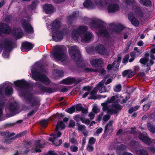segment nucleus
Returning a JSON list of instances; mask_svg holds the SVG:
<instances>
[{
	"instance_id": "obj_1",
	"label": "nucleus",
	"mask_w": 155,
	"mask_h": 155,
	"mask_svg": "<svg viewBox=\"0 0 155 155\" xmlns=\"http://www.w3.org/2000/svg\"><path fill=\"white\" fill-rule=\"evenodd\" d=\"M125 101L123 97L116 95L112 96L110 99L108 98L106 101L102 103L101 105L104 111H106L108 114H112L117 113L121 108V106L118 104V102H121L123 103Z\"/></svg>"
},
{
	"instance_id": "obj_2",
	"label": "nucleus",
	"mask_w": 155,
	"mask_h": 155,
	"mask_svg": "<svg viewBox=\"0 0 155 155\" xmlns=\"http://www.w3.org/2000/svg\"><path fill=\"white\" fill-rule=\"evenodd\" d=\"M14 84L18 88V91L20 96H24L25 98L26 102L29 108L34 106L35 102L33 99L31 97L29 93L27 92L28 87L27 82L24 80L15 81Z\"/></svg>"
},
{
	"instance_id": "obj_3",
	"label": "nucleus",
	"mask_w": 155,
	"mask_h": 155,
	"mask_svg": "<svg viewBox=\"0 0 155 155\" xmlns=\"http://www.w3.org/2000/svg\"><path fill=\"white\" fill-rule=\"evenodd\" d=\"M87 30L84 26L79 27L77 30H74L72 34V38L74 40H81V42H84L90 40L93 37V35L90 32H87L84 35L83 33Z\"/></svg>"
},
{
	"instance_id": "obj_4",
	"label": "nucleus",
	"mask_w": 155,
	"mask_h": 155,
	"mask_svg": "<svg viewBox=\"0 0 155 155\" xmlns=\"http://www.w3.org/2000/svg\"><path fill=\"white\" fill-rule=\"evenodd\" d=\"M61 25L60 21L56 20L48 27V29L52 32L53 39L56 41H60L63 38L64 34L59 31Z\"/></svg>"
},
{
	"instance_id": "obj_5",
	"label": "nucleus",
	"mask_w": 155,
	"mask_h": 155,
	"mask_svg": "<svg viewBox=\"0 0 155 155\" xmlns=\"http://www.w3.org/2000/svg\"><path fill=\"white\" fill-rule=\"evenodd\" d=\"M65 127V124L62 121L58 122L56 126L57 131L56 134H52L50 135V136L52 137L50 138L49 140L51 141L55 146H59L62 143V141L61 140H59L58 141L57 140V138L60 137L62 135V134L60 132L58 131V130L63 129Z\"/></svg>"
},
{
	"instance_id": "obj_6",
	"label": "nucleus",
	"mask_w": 155,
	"mask_h": 155,
	"mask_svg": "<svg viewBox=\"0 0 155 155\" xmlns=\"http://www.w3.org/2000/svg\"><path fill=\"white\" fill-rule=\"evenodd\" d=\"M31 77L36 80H39L45 84H49L50 81L49 79L45 76L41 75V73L37 69L35 66H33L31 69Z\"/></svg>"
},
{
	"instance_id": "obj_7",
	"label": "nucleus",
	"mask_w": 155,
	"mask_h": 155,
	"mask_svg": "<svg viewBox=\"0 0 155 155\" xmlns=\"http://www.w3.org/2000/svg\"><path fill=\"white\" fill-rule=\"evenodd\" d=\"M56 51L54 54L53 56L55 60L57 61H63L67 59V56L63 52L62 47L61 46L55 47Z\"/></svg>"
},
{
	"instance_id": "obj_8",
	"label": "nucleus",
	"mask_w": 155,
	"mask_h": 155,
	"mask_svg": "<svg viewBox=\"0 0 155 155\" xmlns=\"http://www.w3.org/2000/svg\"><path fill=\"white\" fill-rule=\"evenodd\" d=\"M155 60V56L153 54H151L150 57H146L141 58L140 60L141 63L144 64L145 67H146L147 71H148L150 69V66L153 63V60Z\"/></svg>"
},
{
	"instance_id": "obj_9",
	"label": "nucleus",
	"mask_w": 155,
	"mask_h": 155,
	"mask_svg": "<svg viewBox=\"0 0 155 155\" xmlns=\"http://www.w3.org/2000/svg\"><path fill=\"white\" fill-rule=\"evenodd\" d=\"M69 51L72 58L77 61L80 60L81 55L78 48L76 46H70Z\"/></svg>"
},
{
	"instance_id": "obj_10",
	"label": "nucleus",
	"mask_w": 155,
	"mask_h": 155,
	"mask_svg": "<svg viewBox=\"0 0 155 155\" xmlns=\"http://www.w3.org/2000/svg\"><path fill=\"white\" fill-rule=\"evenodd\" d=\"M121 58L120 57H118L113 62L112 65L108 64L107 67L108 70H110L112 69L114 70H116L119 67V64L120 62Z\"/></svg>"
},
{
	"instance_id": "obj_11",
	"label": "nucleus",
	"mask_w": 155,
	"mask_h": 155,
	"mask_svg": "<svg viewBox=\"0 0 155 155\" xmlns=\"http://www.w3.org/2000/svg\"><path fill=\"white\" fill-rule=\"evenodd\" d=\"M105 81V80H103L100 82L94 89V91L95 92L99 91V92L101 93L107 92L106 87L104 85Z\"/></svg>"
},
{
	"instance_id": "obj_12",
	"label": "nucleus",
	"mask_w": 155,
	"mask_h": 155,
	"mask_svg": "<svg viewBox=\"0 0 155 155\" xmlns=\"http://www.w3.org/2000/svg\"><path fill=\"white\" fill-rule=\"evenodd\" d=\"M21 24L22 27L26 32L29 33H32L33 32L32 28L27 21H22Z\"/></svg>"
},
{
	"instance_id": "obj_13",
	"label": "nucleus",
	"mask_w": 155,
	"mask_h": 155,
	"mask_svg": "<svg viewBox=\"0 0 155 155\" xmlns=\"http://www.w3.org/2000/svg\"><path fill=\"white\" fill-rule=\"evenodd\" d=\"M137 14V12H135L134 14L130 13L128 16L129 19L130 21L132 24L136 26L138 25L139 22L138 20L134 17L135 16H136Z\"/></svg>"
},
{
	"instance_id": "obj_14",
	"label": "nucleus",
	"mask_w": 155,
	"mask_h": 155,
	"mask_svg": "<svg viewBox=\"0 0 155 155\" xmlns=\"http://www.w3.org/2000/svg\"><path fill=\"white\" fill-rule=\"evenodd\" d=\"M12 43L9 41H6L4 42L3 43L0 42V52H1L3 48L9 50L12 48Z\"/></svg>"
},
{
	"instance_id": "obj_15",
	"label": "nucleus",
	"mask_w": 155,
	"mask_h": 155,
	"mask_svg": "<svg viewBox=\"0 0 155 155\" xmlns=\"http://www.w3.org/2000/svg\"><path fill=\"white\" fill-rule=\"evenodd\" d=\"M33 47V45L27 42H23L21 47V49L23 52H26L31 49Z\"/></svg>"
},
{
	"instance_id": "obj_16",
	"label": "nucleus",
	"mask_w": 155,
	"mask_h": 155,
	"mask_svg": "<svg viewBox=\"0 0 155 155\" xmlns=\"http://www.w3.org/2000/svg\"><path fill=\"white\" fill-rule=\"evenodd\" d=\"M113 121H110L106 125L105 128V133L107 135L110 134L113 131V128L112 127Z\"/></svg>"
},
{
	"instance_id": "obj_17",
	"label": "nucleus",
	"mask_w": 155,
	"mask_h": 155,
	"mask_svg": "<svg viewBox=\"0 0 155 155\" xmlns=\"http://www.w3.org/2000/svg\"><path fill=\"white\" fill-rule=\"evenodd\" d=\"M0 31L3 33L8 34L10 31V28L5 24H0Z\"/></svg>"
},
{
	"instance_id": "obj_18",
	"label": "nucleus",
	"mask_w": 155,
	"mask_h": 155,
	"mask_svg": "<svg viewBox=\"0 0 155 155\" xmlns=\"http://www.w3.org/2000/svg\"><path fill=\"white\" fill-rule=\"evenodd\" d=\"M44 12L47 14L52 13L53 12V6L51 4H46L43 6Z\"/></svg>"
},
{
	"instance_id": "obj_19",
	"label": "nucleus",
	"mask_w": 155,
	"mask_h": 155,
	"mask_svg": "<svg viewBox=\"0 0 155 155\" xmlns=\"http://www.w3.org/2000/svg\"><path fill=\"white\" fill-rule=\"evenodd\" d=\"M83 5L88 9H93L95 8V5L91 0H86L83 3Z\"/></svg>"
},
{
	"instance_id": "obj_20",
	"label": "nucleus",
	"mask_w": 155,
	"mask_h": 155,
	"mask_svg": "<svg viewBox=\"0 0 155 155\" xmlns=\"http://www.w3.org/2000/svg\"><path fill=\"white\" fill-rule=\"evenodd\" d=\"M96 51L101 54H104L106 52V49L105 47L102 45H99L95 48Z\"/></svg>"
},
{
	"instance_id": "obj_21",
	"label": "nucleus",
	"mask_w": 155,
	"mask_h": 155,
	"mask_svg": "<svg viewBox=\"0 0 155 155\" xmlns=\"http://www.w3.org/2000/svg\"><path fill=\"white\" fill-rule=\"evenodd\" d=\"M91 63L92 66L96 67L101 65L103 63V61L101 58L93 59L90 61Z\"/></svg>"
},
{
	"instance_id": "obj_22",
	"label": "nucleus",
	"mask_w": 155,
	"mask_h": 155,
	"mask_svg": "<svg viewBox=\"0 0 155 155\" xmlns=\"http://www.w3.org/2000/svg\"><path fill=\"white\" fill-rule=\"evenodd\" d=\"M12 33L15 38H21L23 35V33L21 30L18 28H15L13 30Z\"/></svg>"
},
{
	"instance_id": "obj_23",
	"label": "nucleus",
	"mask_w": 155,
	"mask_h": 155,
	"mask_svg": "<svg viewBox=\"0 0 155 155\" xmlns=\"http://www.w3.org/2000/svg\"><path fill=\"white\" fill-rule=\"evenodd\" d=\"M139 137L140 140L146 144H150L151 143V141L149 138L142 134L139 135Z\"/></svg>"
},
{
	"instance_id": "obj_24",
	"label": "nucleus",
	"mask_w": 155,
	"mask_h": 155,
	"mask_svg": "<svg viewBox=\"0 0 155 155\" xmlns=\"http://www.w3.org/2000/svg\"><path fill=\"white\" fill-rule=\"evenodd\" d=\"M98 30L99 31L97 32L98 35H101L104 37H107L108 35V33L107 31L105 30L104 28L101 29L100 28H97L96 29L97 31Z\"/></svg>"
},
{
	"instance_id": "obj_25",
	"label": "nucleus",
	"mask_w": 155,
	"mask_h": 155,
	"mask_svg": "<svg viewBox=\"0 0 155 155\" xmlns=\"http://www.w3.org/2000/svg\"><path fill=\"white\" fill-rule=\"evenodd\" d=\"M75 79L73 78H68L64 80L62 83L65 84H69L75 81Z\"/></svg>"
},
{
	"instance_id": "obj_26",
	"label": "nucleus",
	"mask_w": 155,
	"mask_h": 155,
	"mask_svg": "<svg viewBox=\"0 0 155 155\" xmlns=\"http://www.w3.org/2000/svg\"><path fill=\"white\" fill-rule=\"evenodd\" d=\"M76 110L78 111H81L84 113H86L87 112V110L84 109L81 104H78L76 107Z\"/></svg>"
},
{
	"instance_id": "obj_27",
	"label": "nucleus",
	"mask_w": 155,
	"mask_h": 155,
	"mask_svg": "<svg viewBox=\"0 0 155 155\" xmlns=\"http://www.w3.org/2000/svg\"><path fill=\"white\" fill-rule=\"evenodd\" d=\"M148 129L152 133H155V127L150 123H148L147 125Z\"/></svg>"
},
{
	"instance_id": "obj_28",
	"label": "nucleus",
	"mask_w": 155,
	"mask_h": 155,
	"mask_svg": "<svg viewBox=\"0 0 155 155\" xmlns=\"http://www.w3.org/2000/svg\"><path fill=\"white\" fill-rule=\"evenodd\" d=\"M136 154V155H148L147 152L144 150H137Z\"/></svg>"
},
{
	"instance_id": "obj_29",
	"label": "nucleus",
	"mask_w": 155,
	"mask_h": 155,
	"mask_svg": "<svg viewBox=\"0 0 155 155\" xmlns=\"http://www.w3.org/2000/svg\"><path fill=\"white\" fill-rule=\"evenodd\" d=\"M140 2L141 4L146 6H148L151 4V2L149 0H141Z\"/></svg>"
},
{
	"instance_id": "obj_30",
	"label": "nucleus",
	"mask_w": 155,
	"mask_h": 155,
	"mask_svg": "<svg viewBox=\"0 0 155 155\" xmlns=\"http://www.w3.org/2000/svg\"><path fill=\"white\" fill-rule=\"evenodd\" d=\"M129 148L131 150H133V149L137 148V143L133 141L131 142L130 144Z\"/></svg>"
},
{
	"instance_id": "obj_31",
	"label": "nucleus",
	"mask_w": 155,
	"mask_h": 155,
	"mask_svg": "<svg viewBox=\"0 0 155 155\" xmlns=\"http://www.w3.org/2000/svg\"><path fill=\"white\" fill-rule=\"evenodd\" d=\"M121 85L120 84H118L116 85L114 87V91L116 92H119L121 91Z\"/></svg>"
},
{
	"instance_id": "obj_32",
	"label": "nucleus",
	"mask_w": 155,
	"mask_h": 155,
	"mask_svg": "<svg viewBox=\"0 0 155 155\" xmlns=\"http://www.w3.org/2000/svg\"><path fill=\"white\" fill-rule=\"evenodd\" d=\"M129 55L131 58L129 60V61L130 62H132L134 59L135 56V53L134 52H132L130 53Z\"/></svg>"
},
{
	"instance_id": "obj_33",
	"label": "nucleus",
	"mask_w": 155,
	"mask_h": 155,
	"mask_svg": "<svg viewBox=\"0 0 155 155\" xmlns=\"http://www.w3.org/2000/svg\"><path fill=\"white\" fill-rule=\"evenodd\" d=\"M75 110V108L72 107L70 108L66 109L65 110V111L69 114H71L74 112Z\"/></svg>"
},
{
	"instance_id": "obj_34",
	"label": "nucleus",
	"mask_w": 155,
	"mask_h": 155,
	"mask_svg": "<svg viewBox=\"0 0 155 155\" xmlns=\"http://www.w3.org/2000/svg\"><path fill=\"white\" fill-rule=\"evenodd\" d=\"M126 148V147L124 145H122L120 146L119 148L117 149V152L118 153H119L120 152H121Z\"/></svg>"
},
{
	"instance_id": "obj_35",
	"label": "nucleus",
	"mask_w": 155,
	"mask_h": 155,
	"mask_svg": "<svg viewBox=\"0 0 155 155\" xmlns=\"http://www.w3.org/2000/svg\"><path fill=\"white\" fill-rule=\"evenodd\" d=\"M78 129L80 131L82 132L84 131L85 130V127L83 125H78Z\"/></svg>"
},
{
	"instance_id": "obj_36",
	"label": "nucleus",
	"mask_w": 155,
	"mask_h": 155,
	"mask_svg": "<svg viewBox=\"0 0 155 155\" xmlns=\"http://www.w3.org/2000/svg\"><path fill=\"white\" fill-rule=\"evenodd\" d=\"M12 91V87H8L5 90V93L7 94H10Z\"/></svg>"
},
{
	"instance_id": "obj_37",
	"label": "nucleus",
	"mask_w": 155,
	"mask_h": 155,
	"mask_svg": "<svg viewBox=\"0 0 155 155\" xmlns=\"http://www.w3.org/2000/svg\"><path fill=\"white\" fill-rule=\"evenodd\" d=\"M48 122L47 120H42L40 121V124L42 126L45 127L48 124Z\"/></svg>"
},
{
	"instance_id": "obj_38",
	"label": "nucleus",
	"mask_w": 155,
	"mask_h": 155,
	"mask_svg": "<svg viewBox=\"0 0 155 155\" xmlns=\"http://www.w3.org/2000/svg\"><path fill=\"white\" fill-rule=\"evenodd\" d=\"M103 129L102 128L100 127L98 128L94 134L95 135L98 136L99 134L101 133Z\"/></svg>"
},
{
	"instance_id": "obj_39",
	"label": "nucleus",
	"mask_w": 155,
	"mask_h": 155,
	"mask_svg": "<svg viewBox=\"0 0 155 155\" xmlns=\"http://www.w3.org/2000/svg\"><path fill=\"white\" fill-rule=\"evenodd\" d=\"M70 149L73 152H76L78 151V148L77 146H72L71 147Z\"/></svg>"
},
{
	"instance_id": "obj_40",
	"label": "nucleus",
	"mask_w": 155,
	"mask_h": 155,
	"mask_svg": "<svg viewBox=\"0 0 155 155\" xmlns=\"http://www.w3.org/2000/svg\"><path fill=\"white\" fill-rule=\"evenodd\" d=\"M95 141V139L93 137H91L89 139V144H93L94 143Z\"/></svg>"
},
{
	"instance_id": "obj_41",
	"label": "nucleus",
	"mask_w": 155,
	"mask_h": 155,
	"mask_svg": "<svg viewBox=\"0 0 155 155\" xmlns=\"http://www.w3.org/2000/svg\"><path fill=\"white\" fill-rule=\"evenodd\" d=\"M129 58L130 56L129 55H127L125 56L122 62L124 64L127 63V62L128 59Z\"/></svg>"
},
{
	"instance_id": "obj_42",
	"label": "nucleus",
	"mask_w": 155,
	"mask_h": 155,
	"mask_svg": "<svg viewBox=\"0 0 155 155\" xmlns=\"http://www.w3.org/2000/svg\"><path fill=\"white\" fill-rule=\"evenodd\" d=\"M81 121L82 123L86 124L87 125L89 124L90 121L89 120L84 118H81Z\"/></svg>"
},
{
	"instance_id": "obj_43",
	"label": "nucleus",
	"mask_w": 155,
	"mask_h": 155,
	"mask_svg": "<svg viewBox=\"0 0 155 155\" xmlns=\"http://www.w3.org/2000/svg\"><path fill=\"white\" fill-rule=\"evenodd\" d=\"M150 106V104L148 103L143 106V109L145 111L147 110L149 108Z\"/></svg>"
},
{
	"instance_id": "obj_44",
	"label": "nucleus",
	"mask_w": 155,
	"mask_h": 155,
	"mask_svg": "<svg viewBox=\"0 0 155 155\" xmlns=\"http://www.w3.org/2000/svg\"><path fill=\"white\" fill-rule=\"evenodd\" d=\"M75 125V123L74 121L72 120H71L70 121L69 124L68 126L69 127H72L74 126Z\"/></svg>"
},
{
	"instance_id": "obj_45",
	"label": "nucleus",
	"mask_w": 155,
	"mask_h": 155,
	"mask_svg": "<svg viewBox=\"0 0 155 155\" xmlns=\"http://www.w3.org/2000/svg\"><path fill=\"white\" fill-rule=\"evenodd\" d=\"M93 111L95 113H97L100 111V109L96 106H94L93 108Z\"/></svg>"
},
{
	"instance_id": "obj_46",
	"label": "nucleus",
	"mask_w": 155,
	"mask_h": 155,
	"mask_svg": "<svg viewBox=\"0 0 155 155\" xmlns=\"http://www.w3.org/2000/svg\"><path fill=\"white\" fill-rule=\"evenodd\" d=\"M87 150L89 152L92 151L94 149V148L93 146L91 145H90L89 144L87 147Z\"/></svg>"
},
{
	"instance_id": "obj_47",
	"label": "nucleus",
	"mask_w": 155,
	"mask_h": 155,
	"mask_svg": "<svg viewBox=\"0 0 155 155\" xmlns=\"http://www.w3.org/2000/svg\"><path fill=\"white\" fill-rule=\"evenodd\" d=\"M130 72V70H126L124 71L122 73V75L123 76H128V74Z\"/></svg>"
},
{
	"instance_id": "obj_48",
	"label": "nucleus",
	"mask_w": 155,
	"mask_h": 155,
	"mask_svg": "<svg viewBox=\"0 0 155 155\" xmlns=\"http://www.w3.org/2000/svg\"><path fill=\"white\" fill-rule=\"evenodd\" d=\"M81 118H83L80 117V115H78L74 117V119L76 121H78L80 120H81Z\"/></svg>"
},
{
	"instance_id": "obj_49",
	"label": "nucleus",
	"mask_w": 155,
	"mask_h": 155,
	"mask_svg": "<svg viewBox=\"0 0 155 155\" xmlns=\"http://www.w3.org/2000/svg\"><path fill=\"white\" fill-rule=\"evenodd\" d=\"M83 89L86 91H89L91 90V88L89 86L84 87H83Z\"/></svg>"
},
{
	"instance_id": "obj_50",
	"label": "nucleus",
	"mask_w": 155,
	"mask_h": 155,
	"mask_svg": "<svg viewBox=\"0 0 155 155\" xmlns=\"http://www.w3.org/2000/svg\"><path fill=\"white\" fill-rule=\"evenodd\" d=\"M135 74V73L134 72L130 70V72L128 74V77L129 78H130L131 77L133 76Z\"/></svg>"
},
{
	"instance_id": "obj_51",
	"label": "nucleus",
	"mask_w": 155,
	"mask_h": 155,
	"mask_svg": "<svg viewBox=\"0 0 155 155\" xmlns=\"http://www.w3.org/2000/svg\"><path fill=\"white\" fill-rule=\"evenodd\" d=\"M110 116L108 115H105L103 117V120L104 121H107L109 119Z\"/></svg>"
},
{
	"instance_id": "obj_52",
	"label": "nucleus",
	"mask_w": 155,
	"mask_h": 155,
	"mask_svg": "<svg viewBox=\"0 0 155 155\" xmlns=\"http://www.w3.org/2000/svg\"><path fill=\"white\" fill-rule=\"evenodd\" d=\"M2 56L4 58H7L9 57V54L8 52H5L3 53Z\"/></svg>"
},
{
	"instance_id": "obj_53",
	"label": "nucleus",
	"mask_w": 155,
	"mask_h": 155,
	"mask_svg": "<svg viewBox=\"0 0 155 155\" xmlns=\"http://www.w3.org/2000/svg\"><path fill=\"white\" fill-rule=\"evenodd\" d=\"M89 116L90 117L91 119L92 120L94 118V115L93 112H91L89 114Z\"/></svg>"
},
{
	"instance_id": "obj_54",
	"label": "nucleus",
	"mask_w": 155,
	"mask_h": 155,
	"mask_svg": "<svg viewBox=\"0 0 155 155\" xmlns=\"http://www.w3.org/2000/svg\"><path fill=\"white\" fill-rule=\"evenodd\" d=\"M3 104H0V117L2 114V110L3 107Z\"/></svg>"
},
{
	"instance_id": "obj_55",
	"label": "nucleus",
	"mask_w": 155,
	"mask_h": 155,
	"mask_svg": "<svg viewBox=\"0 0 155 155\" xmlns=\"http://www.w3.org/2000/svg\"><path fill=\"white\" fill-rule=\"evenodd\" d=\"M103 80H104L105 81V80L104 79ZM112 81V80L111 79L109 78L107 80L106 82H105V81L104 84H107L111 83Z\"/></svg>"
},
{
	"instance_id": "obj_56",
	"label": "nucleus",
	"mask_w": 155,
	"mask_h": 155,
	"mask_svg": "<svg viewBox=\"0 0 155 155\" xmlns=\"http://www.w3.org/2000/svg\"><path fill=\"white\" fill-rule=\"evenodd\" d=\"M99 72L100 73V74L102 75V74L105 73L106 71L104 69H102L100 70Z\"/></svg>"
},
{
	"instance_id": "obj_57",
	"label": "nucleus",
	"mask_w": 155,
	"mask_h": 155,
	"mask_svg": "<svg viewBox=\"0 0 155 155\" xmlns=\"http://www.w3.org/2000/svg\"><path fill=\"white\" fill-rule=\"evenodd\" d=\"M149 150L151 152L155 153V148L152 147H150L149 148Z\"/></svg>"
},
{
	"instance_id": "obj_58",
	"label": "nucleus",
	"mask_w": 155,
	"mask_h": 155,
	"mask_svg": "<svg viewBox=\"0 0 155 155\" xmlns=\"http://www.w3.org/2000/svg\"><path fill=\"white\" fill-rule=\"evenodd\" d=\"M38 146L36 147L34 151L35 152H41V149H38Z\"/></svg>"
},
{
	"instance_id": "obj_59",
	"label": "nucleus",
	"mask_w": 155,
	"mask_h": 155,
	"mask_svg": "<svg viewBox=\"0 0 155 155\" xmlns=\"http://www.w3.org/2000/svg\"><path fill=\"white\" fill-rule=\"evenodd\" d=\"M36 6V4L35 3H33L31 6V9H33L34 8H35V7Z\"/></svg>"
},
{
	"instance_id": "obj_60",
	"label": "nucleus",
	"mask_w": 155,
	"mask_h": 155,
	"mask_svg": "<svg viewBox=\"0 0 155 155\" xmlns=\"http://www.w3.org/2000/svg\"><path fill=\"white\" fill-rule=\"evenodd\" d=\"M84 71L85 72H87L93 71H93V70L90 69H89V68H85V69L84 70Z\"/></svg>"
},
{
	"instance_id": "obj_61",
	"label": "nucleus",
	"mask_w": 155,
	"mask_h": 155,
	"mask_svg": "<svg viewBox=\"0 0 155 155\" xmlns=\"http://www.w3.org/2000/svg\"><path fill=\"white\" fill-rule=\"evenodd\" d=\"M143 44V42L142 41H140L137 42V45L140 46H142Z\"/></svg>"
},
{
	"instance_id": "obj_62",
	"label": "nucleus",
	"mask_w": 155,
	"mask_h": 155,
	"mask_svg": "<svg viewBox=\"0 0 155 155\" xmlns=\"http://www.w3.org/2000/svg\"><path fill=\"white\" fill-rule=\"evenodd\" d=\"M133 0H126V3L127 4H130L131 3H132V2Z\"/></svg>"
},
{
	"instance_id": "obj_63",
	"label": "nucleus",
	"mask_w": 155,
	"mask_h": 155,
	"mask_svg": "<svg viewBox=\"0 0 155 155\" xmlns=\"http://www.w3.org/2000/svg\"><path fill=\"white\" fill-rule=\"evenodd\" d=\"M70 144L69 143H65L64 144V146L65 147L68 148L70 146Z\"/></svg>"
},
{
	"instance_id": "obj_64",
	"label": "nucleus",
	"mask_w": 155,
	"mask_h": 155,
	"mask_svg": "<svg viewBox=\"0 0 155 155\" xmlns=\"http://www.w3.org/2000/svg\"><path fill=\"white\" fill-rule=\"evenodd\" d=\"M150 52L151 54H155V48L151 49Z\"/></svg>"
}]
</instances>
